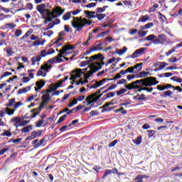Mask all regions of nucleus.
<instances>
[{"label": "nucleus", "instance_id": "nucleus-1", "mask_svg": "<svg viewBox=\"0 0 182 182\" xmlns=\"http://www.w3.org/2000/svg\"><path fill=\"white\" fill-rule=\"evenodd\" d=\"M159 82L157 81V78L155 77H147L146 78L137 80L134 82H132L125 86L127 90H136L135 93L137 92H143L141 87L143 86H146V87H150V86H156V85H159Z\"/></svg>", "mask_w": 182, "mask_h": 182}, {"label": "nucleus", "instance_id": "nucleus-2", "mask_svg": "<svg viewBox=\"0 0 182 182\" xmlns=\"http://www.w3.org/2000/svg\"><path fill=\"white\" fill-rule=\"evenodd\" d=\"M74 21H71L73 28L77 29V32H80L86 25H92V21L87 18L79 20V17H73Z\"/></svg>", "mask_w": 182, "mask_h": 182}, {"label": "nucleus", "instance_id": "nucleus-3", "mask_svg": "<svg viewBox=\"0 0 182 182\" xmlns=\"http://www.w3.org/2000/svg\"><path fill=\"white\" fill-rule=\"evenodd\" d=\"M103 65H105V62L102 63H99L97 62L94 64H92V65L90 66V71H88V75L90 76H92V75H93V73H96V72H99V70H100V69H102V66H103Z\"/></svg>", "mask_w": 182, "mask_h": 182}, {"label": "nucleus", "instance_id": "nucleus-4", "mask_svg": "<svg viewBox=\"0 0 182 182\" xmlns=\"http://www.w3.org/2000/svg\"><path fill=\"white\" fill-rule=\"evenodd\" d=\"M48 55V52H46V50H41V55L38 54L37 56H34L31 58V66H35L36 62H41V60L42 58H45Z\"/></svg>", "mask_w": 182, "mask_h": 182}, {"label": "nucleus", "instance_id": "nucleus-5", "mask_svg": "<svg viewBox=\"0 0 182 182\" xmlns=\"http://www.w3.org/2000/svg\"><path fill=\"white\" fill-rule=\"evenodd\" d=\"M63 14H65V9H62V7L60 6H55L52 11L53 18H59L62 16Z\"/></svg>", "mask_w": 182, "mask_h": 182}, {"label": "nucleus", "instance_id": "nucleus-6", "mask_svg": "<svg viewBox=\"0 0 182 182\" xmlns=\"http://www.w3.org/2000/svg\"><path fill=\"white\" fill-rule=\"evenodd\" d=\"M167 42V37L165 34H161L154 41V45H164Z\"/></svg>", "mask_w": 182, "mask_h": 182}, {"label": "nucleus", "instance_id": "nucleus-7", "mask_svg": "<svg viewBox=\"0 0 182 182\" xmlns=\"http://www.w3.org/2000/svg\"><path fill=\"white\" fill-rule=\"evenodd\" d=\"M146 50V48H141L133 53L129 58H132V59H136V58H139V55H141L143 52Z\"/></svg>", "mask_w": 182, "mask_h": 182}, {"label": "nucleus", "instance_id": "nucleus-8", "mask_svg": "<svg viewBox=\"0 0 182 182\" xmlns=\"http://www.w3.org/2000/svg\"><path fill=\"white\" fill-rule=\"evenodd\" d=\"M45 85H46V82H45V80H40L37 82H36V86L34 89L36 92H38V90H41V89H42V87H43V86H45Z\"/></svg>", "mask_w": 182, "mask_h": 182}, {"label": "nucleus", "instance_id": "nucleus-9", "mask_svg": "<svg viewBox=\"0 0 182 182\" xmlns=\"http://www.w3.org/2000/svg\"><path fill=\"white\" fill-rule=\"evenodd\" d=\"M63 83V80H60L59 82H58L55 84L51 83L49 85V89L50 90H56V89H58V87H60V86H62V84Z\"/></svg>", "mask_w": 182, "mask_h": 182}, {"label": "nucleus", "instance_id": "nucleus-10", "mask_svg": "<svg viewBox=\"0 0 182 182\" xmlns=\"http://www.w3.org/2000/svg\"><path fill=\"white\" fill-rule=\"evenodd\" d=\"M178 48H182V42L176 44L175 47L172 48L171 50H169L168 52L166 53V56H170L171 53H174L176 52V49H178Z\"/></svg>", "mask_w": 182, "mask_h": 182}, {"label": "nucleus", "instance_id": "nucleus-11", "mask_svg": "<svg viewBox=\"0 0 182 182\" xmlns=\"http://www.w3.org/2000/svg\"><path fill=\"white\" fill-rule=\"evenodd\" d=\"M84 14H86L85 18H87V19H92L96 18L95 11H84Z\"/></svg>", "mask_w": 182, "mask_h": 182}, {"label": "nucleus", "instance_id": "nucleus-12", "mask_svg": "<svg viewBox=\"0 0 182 182\" xmlns=\"http://www.w3.org/2000/svg\"><path fill=\"white\" fill-rule=\"evenodd\" d=\"M157 66H159L160 69H164L166 66H168V64H167L166 62L157 61L154 63L153 67L157 68Z\"/></svg>", "mask_w": 182, "mask_h": 182}, {"label": "nucleus", "instance_id": "nucleus-13", "mask_svg": "<svg viewBox=\"0 0 182 182\" xmlns=\"http://www.w3.org/2000/svg\"><path fill=\"white\" fill-rule=\"evenodd\" d=\"M41 103H43V105H44L45 106L48 103V102H50V100H51L52 99L50 98V95L46 94L43 95V96L41 97Z\"/></svg>", "mask_w": 182, "mask_h": 182}, {"label": "nucleus", "instance_id": "nucleus-14", "mask_svg": "<svg viewBox=\"0 0 182 182\" xmlns=\"http://www.w3.org/2000/svg\"><path fill=\"white\" fill-rule=\"evenodd\" d=\"M109 106L107 105V103L106 102L103 106L100 107V109H103L101 111V113H105V112H111V110H113V109H115L116 107H109Z\"/></svg>", "mask_w": 182, "mask_h": 182}, {"label": "nucleus", "instance_id": "nucleus-15", "mask_svg": "<svg viewBox=\"0 0 182 182\" xmlns=\"http://www.w3.org/2000/svg\"><path fill=\"white\" fill-rule=\"evenodd\" d=\"M4 51L7 53V58H11L14 55V50L11 47H6L4 48Z\"/></svg>", "mask_w": 182, "mask_h": 182}, {"label": "nucleus", "instance_id": "nucleus-16", "mask_svg": "<svg viewBox=\"0 0 182 182\" xmlns=\"http://www.w3.org/2000/svg\"><path fill=\"white\" fill-rule=\"evenodd\" d=\"M136 75L138 76V79H140L141 77H145L146 79L147 76H151V74L149 72H146V71H142Z\"/></svg>", "mask_w": 182, "mask_h": 182}, {"label": "nucleus", "instance_id": "nucleus-17", "mask_svg": "<svg viewBox=\"0 0 182 182\" xmlns=\"http://www.w3.org/2000/svg\"><path fill=\"white\" fill-rule=\"evenodd\" d=\"M171 95H173V92H171V90H166L165 92H163L161 96L164 99H166V97H171V99H173V97H171Z\"/></svg>", "mask_w": 182, "mask_h": 182}, {"label": "nucleus", "instance_id": "nucleus-18", "mask_svg": "<svg viewBox=\"0 0 182 182\" xmlns=\"http://www.w3.org/2000/svg\"><path fill=\"white\" fill-rule=\"evenodd\" d=\"M127 52V47H123L122 49H118L117 48L115 52L113 53H118L119 56H122V55H124Z\"/></svg>", "mask_w": 182, "mask_h": 182}, {"label": "nucleus", "instance_id": "nucleus-19", "mask_svg": "<svg viewBox=\"0 0 182 182\" xmlns=\"http://www.w3.org/2000/svg\"><path fill=\"white\" fill-rule=\"evenodd\" d=\"M33 129V125H28L26 127H24L23 128H22L20 132H22V133H29V132H31V130H32Z\"/></svg>", "mask_w": 182, "mask_h": 182}, {"label": "nucleus", "instance_id": "nucleus-20", "mask_svg": "<svg viewBox=\"0 0 182 182\" xmlns=\"http://www.w3.org/2000/svg\"><path fill=\"white\" fill-rule=\"evenodd\" d=\"M85 102H87V106H90V107H92L95 105L92 97H89V95L86 97Z\"/></svg>", "mask_w": 182, "mask_h": 182}, {"label": "nucleus", "instance_id": "nucleus-21", "mask_svg": "<svg viewBox=\"0 0 182 182\" xmlns=\"http://www.w3.org/2000/svg\"><path fill=\"white\" fill-rule=\"evenodd\" d=\"M156 36L154 34H151L144 38L145 41H151L152 42V43H154V41H156Z\"/></svg>", "mask_w": 182, "mask_h": 182}, {"label": "nucleus", "instance_id": "nucleus-22", "mask_svg": "<svg viewBox=\"0 0 182 182\" xmlns=\"http://www.w3.org/2000/svg\"><path fill=\"white\" fill-rule=\"evenodd\" d=\"M29 90H31V86L20 89L18 90V95H22L23 93H26L27 92H29Z\"/></svg>", "mask_w": 182, "mask_h": 182}, {"label": "nucleus", "instance_id": "nucleus-23", "mask_svg": "<svg viewBox=\"0 0 182 182\" xmlns=\"http://www.w3.org/2000/svg\"><path fill=\"white\" fill-rule=\"evenodd\" d=\"M95 14H96L95 18H97L98 21H102V19H105V18H106L105 14L97 13V11L95 12Z\"/></svg>", "mask_w": 182, "mask_h": 182}, {"label": "nucleus", "instance_id": "nucleus-24", "mask_svg": "<svg viewBox=\"0 0 182 182\" xmlns=\"http://www.w3.org/2000/svg\"><path fill=\"white\" fill-rule=\"evenodd\" d=\"M70 18H72V11H68L63 16V19L64 21H69Z\"/></svg>", "mask_w": 182, "mask_h": 182}, {"label": "nucleus", "instance_id": "nucleus-25", "mask_svg": "<svg viewBox=\"0 0 182 182\" xmlns=\"http://www.w3.org/2000/svg\"><path fill=\"white\" fill-rule=\"evenodd\" d=\"M109 8V6H104L103 7H97V14H103Z\"/></svg>", "mask_w": 182, "mask_h": 182}, {"label": "nucleus", "instance_id": "nucleus-26", "mask_svg": "<svg viewBox=\"0 0 182 182\" xmlns=\"http://www.w3.org/2000/svg\"><path fill=\"white\" fill-rule=\"evenodd\" d=\"M46 7V5L45 4H40L37 6V11L40 14H42L43 11L45 10V8Z\"/></svg>", "mask_w": 182, "mask_h": 182}, {"label": "nucleus", "instance_id": "nucleus-27", "mask_svg": "<svg viewBox=\"0 0 182 182\" xmlns=\"http://www.w3.org/2000/svg\"><path fill=\"white\" fill-rule=\"evenodd\" d=\"M141 136H139L136 139H133L132 141L136 146H140V144H141Z\"/></svg>", "mask_w": 182, "mask_h": 182}, {"label": "nucleus", "instance_id": "nucleus-28", "mask_svg": "<svg viewBox=\"0 0 182 182\" xmlns=\"http://www.w3.org/2000/svg\"><path fill=\"white\" fill-rule=\"evenodd\" d=\"M30 122H31L30 120H25V121H23L18 125L14 124V126H15V127H16V129H18V127H19V126H21V127H23L26 126V124H29Z\"/></svg>", "mask_w": 182, "mask_h": 182}, {"label": "nucleus", "instance_id": "nucleus-29", "mask_svg": "<svg viewBox=\"0 0 182 182\" xmlns=\"http://www.w3.org/2000/svg\"><path fill=\"white\" fill-rule=\"evenodd\" d=\"M110 174H112V170L106 169L104 175L102 177V180H105V178H107V176H110Z\"/></svg>", "mask_w": 182, "mask_h": 182}, {"label": "nucleus", "instance_id": "nucleus-30", "mask_svg": "<svg viewBox=\"0 0 182 182\" xmlns=\"http://www.w3.org/2000/svg\"><path fill=\"white\" fill-rule=\"evenodd\" d=\"M74 73H76L75 76H80V77H82V75H85V73L82 72V69L80 68L75 69Z\"/></svg>", "mask_w": 182, "mask_h": 182}, {"label": "nucleus", "instance_id": "nucleus-31", "mask_svg": "<svg viewBox=\"0 0 182 182\" xmlns=\"http://www.w3.org/2000/svg\"><path fill=\"white\" fill-rule=\"evenodd\" d=\"M158 15H159V19L161 22H167V17H166V16L163 15L160 11L158 12Z\"/></svg>", "mask_w": 182, "mask_h": 182}, {"label": "nucleus", "instance_id": "nucleus-32", "mask_svg": "<svg viewBox=\"0 0 182 182\" xmlns=\"http://www.w3.org/2000/svg\"><path fill=\"white\" fill-rule=\"evenodd\" d=\"M43 107H45V105H43V103L41 102V105L38 108H35L33 109H31V113H33V112H39L41 113V110H42Z\"/></svg>", "mask_w": 182, "mask_h": 182}, {"label": "nucleus", "instance_id": "nucleus-33", "mask_svg": "<svg viewBox=\"0 0 182 182\" xmlns=\"http://www.w3.org/2000/svg\"><path fill=\"white\" fill-rule=\"evenodd\" d=\"M1 136H6L7 137L12 136V132H11V129L9 130H5L4 133L1 134Z\"/></svg>", "mask_w": 182, "mask_h": 182}, {"label": "nucleus", "instance_id": "nucleus-34", "mask_svg": "<svg viewBox=\"0 0 182 182\" xmlns=\"http://www.w3.org/2000/svg\"><path fill=\"white\" fill-rule=\"evenodd\" d=\"M73 46L70 44H67L63 47V52H68V50H73Z\"/></svg>", "mask_w": 182, "mask_h": 182}, {"label": "nucleus", "instance_id": "nucleus-35", "mask_svg": "<svg viewBox=\"0 0 182 182\" xmlns=\"http://www.w3.org/2000/svg\"><path fill=\"white\" fill-rule=\"evenodd\" d=\"M153 26H154V23H148L144 26V28L143 27V26H141L140 28L141 29H150V28H153Z\"/></svg>", "mask_w": 182, "mask_h": 182}, {"label": "nucleus", "instance_id": "nucleus-36", "mask_svg": "<svg viewBox=\"0 0 182 182\" xmlns=\"http://www.w3.org/2000/svg\"><path fill=\"white\" fill-rule=\"evenodd\" d=\"M21 120H22V119H21V117H14L11 119V122H12V123H15L14 124L18 126V124H19L21 123Z\"/></svg>", "mask_w": 182, "mask_h": 182}, {"label": "nucleus", "instance_id": "nucleus-37", "mask_svg": "<svg viewBox=\"0 0 182 182\" xmlns=\"http://www.w3.org/2000/svg\"><path fill=\"white\" fill-rule=\"evenodd\" d=\"M45 140H46V139L45 137H43L38 143H37L36 145H34V149H38V147H40V146L43 145Z\"/></svg>", "mask_w": 182, "mask_h": 182}, {"label": "nucleus", "instance_id": "nucleus-38", "mask_svg": "<svg viewBox=\"0 0 182 182\" xmlns=\"http://www.w3.org/2000/svg\"><path fill=\"white\" fill-rule=\"evenodd\" d=\"M5 26L6 27L7 29H14V28H16V24L14 23H6Z\"/></svg>", "mask_w": 182, "mask_h": 182}, {"label": "nucleus", "instance_id": "nucleus-39", "mask_svg": "<svg viewBox=\"0 0 182 182\" xmlns=\"http://www.w3.org/2000/svg\"><path fill=\"white\" fill-rule=\"evenodd\" d=\"M146 21H149V16L148 15L141 16L139 18V19L138 20V22H146Z\"/></svg>", "mask_w": 182, "mask_h": 182}, {"label": "nucleus", "instance_id": "nucleus-40", "mask_svg": "<svg viewBox=\"0 0 182 182\" xmlns=\"http://www.w3.org/2000/svg\"><path fill=\"white\" fill-rule=\"evenodd\" d=\"M171 80H173V82H177V83H182V79L177 76H173L171 77Z\"/></svg>", "mask_w": 182, "mask_h": 182}, {"label": "nucleus", "instance_id": "nucleus-41", "mask_svg": "<svg viewBox=\"0 0 182 182\" xmlns=\"http://www.w3.org/2000/svg\"><path fill=\"white\" fill-rule=\"evenodd\" d=\"M5 112L9 116H12V114H14V113H15V109H11L7 107L5 109Z\"/></svg>", "mask_w": 182, "mask_h": 182}, {"label": "nucleus", "instance_id": "nucleus-42", "mask_svg": "<svg viewBox=\"0 0 182 182\" xmlns=\"http://www.w3.org/2000/svg\"><path fill=\"white\" fill-rule=\"evenodd\" d=\"M109 32H110V31L107 30L106 31L99 33L98 34H97V36H96L97 39L99 38H102V36H105V35H107Z\"/></svg>", "mask_w": 182, "mask_h": 182}, {"label": "nucleus", "instance_id": "nucleus-43", "mask_svg": "<svg viewBox=\"0 0 182 182\" xmlns=\"http://www.w3.org/2000/svg\"><path fill=\"white\" fill-rule=\"evenodd\" d=\"M42 15H47V16H50L52 15V11L48 9H44V11L41 13Z\"/></svg>", "mask_w": 182, "mask_h": 182}, {"label": "nucleus", "instance_id": "nucleus-44", "mask_svg": "<svg viewBox=\"0 0 182 182\" xmlns=\"http://www.w3.org/2000/svg\"><path fill=\"white\" fill-rule=\"evenodd\" d=\"M52 59L54 60V63H60L63 62V58H60L58 57V55L56 57L53 58Z\"/></svg>", "mask_w": 182, "mask_h": 182}, {"label": "nucleus", "instance_id": "nucleus-45", "mask_svg": "<svg viewBox=\"0 0 182 182\" xmlns=\"http://www.w3.org/2000/svg\"><path fill=\"white\" fill-rule=\"evenodd\" d=\"M146 132H147V134H148V137L149 139L153 137V136H154L156 134V131L151 130V129L146 131Z\"/></svg>", "mask_w": 182, "mask_h": 182}, {"label": "nucleus", "instance_id": "nucleus-46", "mask_svg": "<svg viewBox=\"0 0 182 182\" xmlns=\"http://www.w3.org/2000/svg\"><path fill=\"white\" fill-rule=\"evenodd\" d=\"M51 68L50 65H48V64H46L45 65H41V70H46V72H49V69Z\"/></svg>", "mask_w": 182, "mask_h": 182}, {"label": "nucleus", "instance_id": "nucleus-47", "mask_svg": "<svg viewBox=\"0 0 182 182\" xmlns=\"http://www.w3.org/2000/svg\"><path fill=\"white\" fill-rule=\"evenodd\" d=\"M66 117H68V115L64 114L63 116H61L57 122V124H59L60 123H63L65 121V119H66Z\"/></svg>", "mask_w": 182, "mask_h": 182}, {"label": "nucleus", "instance_id": "nucleus-48", "mask_svg": "<svg viewBox=\"0 0 182 182\" xmlns=\"http://www.w3.org/2000/svg\"><path fill=\"white\" fill-rule=\"evenodd\" d=\"M126 92H127V89L126 88L120 89L119 90L117 91V95L120 96V95H123V93H126Z\"/></svg>", "mask_w": 182, "mask_h": 182}, {"label": "nucleus", "instance_id": "nucleus-49", "mask_svg": "<svg viewBox=\"0 0 182 182\" xmlns=\"http://www.w3.org/2000/svg\"><path fill=\"white\" fill-rule=\"evenodd\" d=\"M15 100L16 99L15 98H12L11 100H9V104H7L6 106L7 107H12V106H14V103H15Z\"/></svg>", "mask_w": 182, "mask_h": 182}, {"label": "nucleus", "instance_id": "nucleus-50", "mask_svg": "<svg viewBox=\"0 0 182 182\" xmlns=\"http://www.w3.org/2000/svg\"><path fill=\"white\" fill-rule=\"evenodd\" d=\"M100 86H102L100 82H99V81H96L95 83L90 87V89H97V87H100Z\"/></svg>", "mask_w": 182, "mask_h": 182}, {"label": "nucleus", "instance_id": "nucleus-51", "mask_svg": "<svg viewBox=\"0 0 182 182\" xmlns=\"http://www.w3.org/2000/svg\"><path fill=\"white\" fill-rule=\"evenodd\" d=\"M127 80H132V79H139V77L136 75H129L127 77Z\"/></svg>", "mask_w": 182, "mask_h": 182}, {"label": "nucleus", "instance_id": "nucleus-52", "mask_svg": "<svg viewBox=\"0 0 182 182\" xmlns=\"http://www.w3.org/2000/svg\"><path fill=\"white\" fill-rule=\"evenodd\" d=\"M119 143V140L115 139L108 144V147H114Z\"/></svg>", "mask_w": 182, "mask_h": 182}, {"label": "nucleus", "instance_id": "nucleus-53", "mask_svg": "<svg viewBox=\"0 0 182 182\" xmlns=\"http://www.w3.org/2000/svg\"><path fill=\"white\" fill-rule=\"evenodd\" d=\"M173 89V85L171 84H166V85H162L163 90H167V89Z\"/></svg>", "mask_w": 182, "mask_h": 182}, {"label": "nucleus", "instance_id": "nucleus-54", "mask_svg": "<svg viewBox=\"0 0 182 182\" xmlns=\"http://www.w3.org/2000/svg\"><path fill=\"white\" fill-rule=\"evenodd\" d=\"M53 26H55V24L52 21L51 23H48V26H46V29H44V31H49V29L53 28Z\"/></svg>", "mask_w": 182, "mask_h": 182}, {"label": "nucleus", "instance_id": "nucleus-55", "mask_svg": "<svg viewBox=\"0 0 182 182\" xmlns=\"http://www.w3.org/2000/svg\"><path fill=\"white\" fill-rule=\"evenodd\" d=\"M22 35V30L21 29H17L15 31L14 36H16V38H19V36H21Z\"/></svg>", "mask_w": 182, "mask_h": 182}, {"label": "nucleus", "instance_id": "nucleus-56", "mask_svg": "<svg viewBox=\"0 0 182 182\" xmlns=\"http://www.w3.org/2000/svg\"><path fill=\"white\" fill-rule=\"evenodd\" d=\"M114 97V92H108L106 95V97L103 98V100H106V99H109V97Z\"/></svg>", "mask_w": 182, "mask_h": 182}, {"label": "nucleus", "instance_id": "nucleus-57", "mask_svg": "<svg viewBox=\"0 0 182 182\" xmlns=\"http://www.w3.org/2000/svg\"><path fill=\"white\" fill-rule=\"evenodd\" d=\"M85 107V105H79L78 106L74 107L73 109L74 112H79V110L83 109Z\"/></svg>", "mask_w": 182, "mask_h": 182}, {"label": "nucleus", "instance_id": "nucleus-58", "mask_svg": "<svg viewBox=\"0 0 182 182\" xmlns=\"http://www.w3.org/2000/svg\"><path fill=\"white\" fill-rule=\"evenodd\" d=\"M33 139H36V136H35L34 132H32L31 135L26 138V140H33Z\"/></svg>", "mask_w": 182, "mask_h": 182}, {"label": "nucleus", "instance_id": "nucleus-59", "mask_svg": "<svg viewBox=\"0 0 182 182\" xmlns=\"http://www.w3.org/2000/svg\"><path fill=\"white\" fill-rule=\"evenodd\" d=\"M64 31L65 32H72V28H70V26L65 25L64 26Z\"/></svg>", "mask_w": 182, "mask_h": 182}, {"label": "nucleus", "instance_id": "nucleus-60", "mask_svg": "<svg viewBox=\"0 0 182 182\" xmlns=\"http://www.w3.org/2000/svg\"><path fill=\"white\" fill-rule=\"evenodd\" d=\"M75 105H77V100L74 99L68 106V107H73Z\"/></svg>", "mask_w": 182, "mask_h": 182}, {"label": "nucleus", "instance_id": "nucleus-61", "mask_svg": "<svg viewBox=\"0 0 182 182\" xmlns=\"http://www.w3.org/2000/svg\"><path fill=\"white\" fill-rule=\"evenodd\" d=\"M59 53L57 55L58 58H63V55H65V53L66 52H63V47L62 48V50H59Z\"/></svg>", "mask_w": 182, "mask_h": 182}, {"label": "nucleus", "instance_id": "nucleus-62", "mask_svg": "<svg viewBox=\"0 0 182 182\" xmlns=\"http://www.w3.org/2000/svg\"><path fill=\"white\" fill-rule=\"evenodd\" d=\"M138 100L141 101H144V100H147V97H146V95L144 94H141V95H139V97L138 98Z\"/></svg>", "mask_w": 182, "mask_h": 182}, {"label": "nucleus", "instance_id": "nucleus-63", "mask_svg": "<svg viewBox=\"0 0 182 182\" xmlns=\"http://www.w3.org/2000/svg\"><path fill=\"white\" fill-rule=\"evenodd\" d=\"M172 89H173V90H177L178 92H179V93H181V92H182V88L180 86L176 87V86L173 85Z\"/></svg>", "mask_w": 182, "mask_h": 182}, {"label": "nucleus", "instance_id": "nucleus-64", "mask_svg": "<svg viewBox=\"0 0 182 182\" xmlns=\"http://www.w3.org/2000/svg\"><path fill=\"white\" fill-rule=\"evenodd\" d=\"M43 124V120H40L36 122V127H42Z\"/></svg>", "mask_w": 182, "mask_h": 182}]
</instances>
